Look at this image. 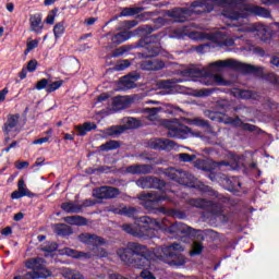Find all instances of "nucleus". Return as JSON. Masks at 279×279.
Here are the masks:
<instances>
[{"mask_svg":"<svg viewBox=\"0 0 279 279\" xmlns=\"http://www.w3.org/2000/svg\"><path fill=\"white\" fill-rule=\"evenodd\" d=\"M117 254L125 265L135 269H143L140 274L142 279H156L151 271L147 270L151 266L154 253L138 242H129L125 247L118 248Z\"/></svg>","mask_w":279,"mask_h":279,"instance_id":"1","label":"nucleus"},{"mask_svg":"<svg viewBox=\"0 0 279 279\" xmlns=\"http://www.w3.org/2000/svg\"><path fill=\"white\" fill-rule=\"evenodd\" d=\"M234 5L236 0H196L190 8H175L168 11V16L174 19L175 23H184L193 14H206L215 10V5Z\"/></svg>","mask_w":279,"mask_h":279,"instance_id":"2","label":"nucleus"},{"mask_svg":"<svg viewBox=\"0 0 279 279\" xmlns=\"http://www.w3.org/2000/svg\"><path fill=\"white\" fill-rule=\"evenodd\" d=\"M223 19L230 21L228 23L229 27H241L242 25H247L250 16H262L263 19H269L271 12L263 7H253L251 9L238 7H228L221 12Z\"/></svg>","mask_w":279,"mask_h":279,"instance_id":"3","label":"nucleus"},{"mask_svg":"<svg viewBox=\"0 0 279 279\" xmlns=\"http://www.w3.org/2000/svg\"><path fill=\"white\" fill-rule=\"evenodd\" d=\"M156 32V27H151L150 25H142L135 29L136 36H140L141 39L132 45H124L112 52L113 58H121L128 51H132V49H141V47H145L147 45H160V40L162 38V34H154Z\"/></svg>","mask_w":279,"mask_h":279,"instance_id":"4","label":"nucleus"},{"mask_svg":"<svg viewBox=\"0 0 279 279\" xmlns=\"http://www.w3.org/2000/svg\"><path fill=\"white\" fill-rule=\"evenodd\" d=\"M160 222L158 219H154L149 216H142L136 221V226L125 223L122 226V230L137 239H151L154 236V230H159Z\"/></svg>","mask_w":279,"mask_h":279,"instance_id":"5","label":"nucleus"},{"mask_svg":"<svg viewBox=\"0 0 279 279\" xmlns=\"http://www.w3.org/2000/svg\"><path fill=\"white\" fill-rule=\"evenodd\" d=\"M198 189L202 191V193H208V195H211V197L218 198V202L213 204L211 213L215 215V217H217V219H219L221 223H228V221H230V214H226L223 208L230 205V199L206 184L198 185Z\"/></svg>","mask_w":279,"mask_h":279,"instance_id":"6","label":"nucleus"},{"mask_svg":"<svg viewBox=\"0 0 279 279\" xmlns=\"http://www.w3.org/2000/svg\"><path fill=\"white\" fill-rule=\"evenodd\" d=\"M209 69L214 71H221V69H234V71H240L246 75L263 73V66H256L248 63H243L236 60H219L209 64Z\"/></svg>","mask_w":279,"mask_h":279,"instance_id":"7","label":"nucleus"},{"mask_svg":"<svg viewBox=\"0 0 279 279\" xmlns=\"http://www.w3.org/2000/svg\"><path fill=\"white\" fill-rule=\"evenodd\" d=\"M182 252H184V246L181 243L174 242L161 248V258L170 267H182V265L186 264Z\"/></svg>","mask_w":279,"mask_h":279,"instance_id":"8","label":"nucleus"},{"mask_svg":"<svg viewBox=\"0 0 279 279\" xmlns=\"http://www.w3.org/2000/svg\"><path fill=\"white\" fill-rule=\"evenodd\" d=\"M163 175H166V178H169V180L178 182V184L190 187H193L195 182L197 181V178H195V175L183 169L168 168L163 170Z\"/></svg>","mask_w":279,"mask_h":279,"instance_id":"9","label":"nucleus"},{"mask_svg":"<svg viewBox=\"0 0 279 279\" xmlns=\"http://www.w3.org/2000/svg\"><path fill=\"white\" fill-rule=\"evenodd\" d=\"M27 269L33 271L25 274V279H38V278H49L51 274L49 270L45 269V259L43 257H36L26 262Z\"/></svg>","mask_w":279,"mask_h":279,"instance_id":"10","label":"nucleus"},{"mask_svg":"<svg viewBox=\"0 0 279 279\" xmlns=\"http://www.w3.org/2000/svg\"><path fill=\"white\" fill-rule=\"evenodd\" d=\"M183 77H198V82L204 86H213L215 84V78L213 77V72L210 70L203 68H190L181 72Z\"/></svg>","mask_w":279,"mask_h":279,"instance_id":"11","label":"nucleus"},{"mask_svg":"<svg viewBox=\"0 0 279 279\" xmlns=\"http://www.w3.org/2000/svg\"><path fill=\"white\" fill-rule=\"evenodd\" d=\"M137 199L142 202V205L146 210L153 213L156 210L159 202H167L169 197L165 194H158V192H142L138 194Z\"/></svg>","mask_w":279,"mask_h":279,"instance_id":"12","label":"nucleus"},{"mask_svg":"<svg viewBox=\"0 0 279 279\" xmlns=\"http://www.w3.org/2000/svg\"><path fill=\"white\" fill-rule=\"evenodd\" d=\"M160 225V228L158 230H163V232H167V234H177V236H180V234H184V236H189L195 232V229L189 227L187 225L183 222H174L171 225H165V222H160L157 220Z\"/></svg>","mask_w":279,"mask_h":279,"instance_id":"13","label":"nucleus"},{"mask_svg":"<svg viewBox=\"0 0 279 279\" xmlns=\"http://www.w3.org/2000/svg\"><path fill=\"white\" fill-rule=\"evenodd\" d=\"M168 136L169 138H189L192 136L193 131L184 124L171 123L168 125Z\"/></svg>","mask_w":279,"mask_h":279,"instance_id":"14","label":"nucleus"},{"mask_svg":"<svg viewBox=\"0 0 279 279\" xmlns=\"http://www.w3.org/2000/svg\"><path fill=\"white\" fill-rule=\"evenodd\" d=\"M140 189H156L157 191H165L167 183L156 177H142L136 181Z\"/></svg>","mask_w":279,"mask_h":279,"instance_id":"15","label":"nucleus"},{"mask_svg":"<svg viewBox=\"0 0 279 279\" xmlns=\"http://www.w3.org/2000/svg\"><path fill=\"white\" fill-rule=\"evenodd\" d=\"M121 195V191L117 187L104 185L93 190V197L96 199H116Z\"/></svg>","mask_w":279,"mask_h":279,"instance_id":"16","label":"nucleus"},{"mask_svg":"<svg viewBox=\"0 0 279 279\" xmlns=\"http://www.w3.org/2000/svg\"><path fill=\"white\" fill-rule=\"evenodd\" d=\"M148 146L157 151H171L175 147V142L167 138H151Z\"/></svg>","mask_w":279,"mask_h":279,"instance_id":"17","label":"nucleus"},{"mask_svg":"<svg viewBox=\"0 0 279 279\" xmlns=\"http://www.w3.org/2000/svg\"><path fill=\"white\" fill-rule=\"evenodd\" d=\"M162 108L160 107L146 108V116L142 118L143 125H156V123H158V121L160 120L158 112H160Z\"/></svg>","mask_w":279,"mask_h":279,"instance_id":"18","label":"nucleus"},{"mask_svg":"<svg viewBox=\"0 0 279 279\" xmlns=\"http://www.w3.org/2000/svg\"><path fill=\"white\" fill-rule=\"evenodd\" d=\"M140 49H144V51L138 53V58L144 59L156 58L162 53V47L160 44L140 46Z\"/></svg>","mask_w":279,"mask_h":279,"instance_id":"19","label":"nucleus"},{"mask_svg":"<svg viewBox=\"0 0 279 279\" xmlns=\"http://www.w3.org/2000/svg\"><path fill=\"white\" fill-rule=\"evenodd\" d=\"M78 241L85 245H92L93 247L104 245L102 238L93 233H81L78 235Z\"/></svg>","mask_w":279,"mask_h":279,"instance_id":"20","label":"nucleus"},{"mask_svg":"<svg viewBox=\"0 0 279 279\" xmlns=\"http://www.w3.org/2000/svg\"><path fill=\"white\" fill-rule=\"evenodd\" d=\"M154 171V167L151 165H132L126 168L128 173H132L133 175H147Z\"/></svg>","mask_w":279,"mask_h":279,"instance_id":"21","label":"nucleus"},{"mask_svg":"<svg viewBox=\"0 0 279 279\" xmlns=\"http://www.w3.org/2000/svg\"><path fill=\"white\" fill-rule=\"evenodd\" d=\"M140 66L142 71H161V69H165V63L158 59L144 60L140 63Z\"/></svg>","mask_w":279,"mask_h":279,"instance_id":"22","label":"nucleus"},{"mask_svg":"<svg viewBox=\"0 0 279 279\" xmlns=\"http://www.w3.org/2000/svg\"><path fill=\"white\" fill-rule=\"evenodd\" d=\"M130 99L125 96H117L113 98L112 104H111V110L113 112H119V110H125V108H130Z\"/></svg>","mask_w":279,"mask_h":279,"instance_id":"23","label":"nucleus"},{"mask_svg":"<svg viewBox=\"0 0 279 279\" xmlns=\"http://www.w3.org/2000/svg\"><path fill=\"white\" fill-rule=\"evenodd\" d=\"M132 36H136L135 31L134 32L122 31V32L114 34L111 37V43L114 46L123 45V43H126V40H130V38H132Z\"/></svg>","mask_w":279,"mask_h":279,"instance_id":"24","label":"nucleus"},{"mask_svg":"<svg viewBox=\"0 0 279 279\" xmlns=\"http://www.w3.org/2000/svg\"><path fill=\"white\" fill-rule=\"evenodd\" d=\"M31 32L35 34H43V15L40 13H35L29 17Z\"/></svg>","mask_w":279,"mask_h":279,"instance_id":"25","label":"nucleus"},{"mask_svg":"<svg viewBox=\"0 0 279 279\" xmlns=\"http://www.w3.org/2000/svg\"><path fill=\"white\" fill-rule=\"evenodd\" d=\"M141 80V75L138 74H129L121 78V84L124 90H130L131 88H136V82Z\"/></svg>","mask_w":279,"mask_h":279,"instance_id":"26","label":"nucleus"},{"mask_svg":"<svg viewBox=\"0 0 279 279\" xmlns=\"http://www.w3.org/2000/svg\"><path fill=\"white\" fill-rule=\"evenodd\" d=\"M182 82H185L184 78H169V80H161L158 82L159 88H162L163 90H168V93H171L177 84H182Z\"/></svg>","mask_w":279,"mask_h":279,"instance_id":"27","label":"nucleus"},{"mask_svg":"<svg viewBox=\"0 0 279 279\" xmlns=\"http://www.w3.org/2000/svg\"><path fill=\"white\" fill-rule=\"evenodd\" d=\"M222 184H223L225 189L227 191H230L231 193L239 192V189H241V182L239 181V179H236L234 177H232V178L226 177L222 180Z\"/></svg>","mask_w":279,"mask_h":279,"instance_id":"28","label":"nucleus"},{"mask_svg":"<svg viewBox=\"0 0 279 279\" xmlns=\"http://www.w3.org/2000/svg\"><path fill=\"white\" fill-rule=\"evenodd\" d=\"M61 210H64V213H68L69 215H78L82 213V206L75 202H65L61 204Z\"/></svg>","mask_w":279,"mask_h":279,"instance_id":"29","label":"nucleus"},{"mask_svg":"<svg viewBox=\"0 0 279 279\" xmlns=\"http://www.w3.org/2000/svg\"><path fill=\"white\" fill-rule=\"evenodd\" d=\"M250 32H256L259 40L263 43H267V26L260 23L254 24L251 28Z\"/></svg>","mask_w":279,"mask_h":279,"instance_id":"30","label":"nucleus"},{"mask_svg":"<svg viewBox=\"0 0 279 279\" xmlns=\"http://www.w3.org/2000/svg\"><path fill=\"white\" fill-rule=\"evenodd\" d=\"M123 123L124 125H122V128H124V130H136L138 128H143V119L138 120L135 118H124L123 119Z\"/></svg>","mask_w":279,"mask_h":279,"instance_id":"31","label":"nucleus"},{"mask_svg":"<svg viewBox=\"0 0 279 279\" xmlns=\"http://www.w3.org/2000/svg\"><path fill=\"white\" fill-rule=\"evenodd\" d=\"M63 221L65 223H69L70 226H86L88 223V220L84 218V216H66L63 218Z\"/></svg>","mask_w":279,"mask_h":279,"instance_id":"32","label":"nucleus"},{"mask_svg":"<svg viewBox=\"0 0 279 279\" xmlns=\"http://www.w3.org/2000/svg\"><path fill=\"white\" fill-rule=\"evenodd\" d=\"M64 253H65V256H70L71 258H85L86 260H88L89 258H93L92 253H84V252L69 248V247L64 250Z\"/></svg>","mask_w":279,"mask_h":279,"instance_id":"33","label":"nucleus"},{"mask_svg":"<svg viewBox=\"0 0 279 279\" xmlns=\"http://www.w3.org/2000/svg\"><path fill=\"white\" fill-rule=\"evenodd\" d=\"M16 125H19V114L9 116L2 130L8 135L10 134V132H12V130H14V128H16Z\"/></svg>","mask_w":279,"mask_h":279,"instance_id":"34","label":"nucleus"},{"mask_svg":"<svg viewBox=\"0 0 279 279\" xmlns=\"http://www.w3.org/2000/svg\"><path fill=\"white\" fill-rule=\"evenodd\" d=\"M93 130H97V124L94 122H85L83 125L76 126L77 136H86Z\"/></svg>","mask_w":279,"mask_h":279,"instance_id":"35","label":"nucleus"},{"mask_svg":"<svg viewBox=\"0 0 279 279\" xmlns=\"http://www.w3.org/2000/svg\"><path fill=\"white\" fill-rule=\"evenodd\" d=\"M54 232L58 236H71L73 229L69 225L61 223L56 226Z\"/></svg>","mask_w":279,"mask_h":279,"instance_id":"36","label":"nucleus"},{"mask_svg":"<svg viewBox=\"0 0 279 279\" xmlns=\"http://www.w3.org/2000/svg\"><path fill=\"white\" fill-rule=\"evenodd\" d=\"M124 217H130L131 219H135V221H138L141 217H138V208L133 206H124L122 211Z\"/></svg>","mask_w":279,"mask_h":279,"instance_id":"37","label":"nucleus"},{"mask_svg":"<svg viewBox=\"0 0 279 279\" xmlns=\"http://www.w3.org/2000/svg\"><path fill=\"white\" fill-rule=\"evenodd\" d=\"M121 147V144L119 141L110 140L106 142L105 144L99 146L100 151H114V149H119Z\"/></svg>","mask_w":279,"mask_h":279,"instance_id":"38","label":"nucleus"},{"mask_svg":"<svg viewBox=\"0 0 279 279\" xmlns=\"http://www.w3.org/2000/svg\"><path fill=\"white\" fill-rule=\"evenodd\" d=\"M145 8L134 7V8H123L120 12V16H136V14H141Z\"/></svg>","mask_w":279,"mask_h":279,"instance_id":"39","label":"nucleus"},{"mask_svg":"<svg viewBox=\"0 0 279 279\" xmlns=\"http://www.w3.org/2000/svg\"><path fill=\"white\" fill-rule=\"evenodd\" d=\"M234 97H239L240 99H256V93L247 89H238L234 93Z\"/></svg>","mask_w":279,"mask_h":279,"instance_id":"40","label":"nucleus"},{"mask_svg":"<svg viewBox=\"0 0 279 279\" xmlns=\"http://www.w3.org/2000/svg\"><path fill=\"white\" fill-rule=\"evenodd\" d=\"M124 132V126H111L106 130L107 136H112L113 138H117V136H120V134H123Z\"/></svg>","mask_w":279,"mask_h":279,"instance_id":"41","label":"nucleus"},{"mask_svg":"<svg viewBox=\"0 0 279 279\" xmlns=\"http://www.w3.org/2000/svg\"><path fill=\"white\" fill-rule=\"evenodd\" d=\"M65 29L66 28L64 27V22H59L54 25L53 35H54L56 40H58V38H62Z\"/></svg>","mask_w":279,"mask_h":279,"instance_id":"42","label":"nucleus"},{"mask_svg":"<svg viewBox=\"0 0 279 279\" xmlns=\"http://www.w3.org/2000/svg\"><path fill=\"white\" fill-rule=\"evenodd\" d=\"M167 215L169 217H173L174 219H186V213L175 208L168 209Z\"/></svg>","mask_w":279,"mask_h":279,"instance_id":"43","label":"nucleus"},{"mask_svg":"<svg viewBox=\"0 0 279 279\" xmlns=\"http://www.w3.org/2000/svg\"><path fill=\"white\" fill-rule=\"evenodd\" d=\"M21 197H36V194H27L26 192H23L21 190L13 191L11 193V199H21Z\"/></svg>","mask_w":279,"mask_h":279,"instance_id":"44","label":"nucleus"},{"mask_svg":"<svg viewBox=\"0 0 279 279\" xmlns=\"http://www.w3.org/2000/svg\"><path fill=\"white\" fill-rule=\"evenodd\" d=\"M189 38H191V40H206L208 39V34L202 32H190Z\"/></svg>","mask_w":279,"mask_h":279,"instance_id":"45","label":"nucleus"},{"mask_svg":"<svg viewBox=\"0 0 279 279\" xmlns=\"http://www.w3.org/2000/svg\"><path fill=\"white\" fill-rule=\"evenodd\" d=\"M192 125H196L197 128H209L210 124L208 121L202 119V118H194L191 120Z\"/></svg>","mask_w":279,"mask_h":279,"instance_id":"46","label":"nucleus"},{"mask_svg":"<svg viewBox=\"0 0 279 279\" xmlns=\"http://www.w3.org/2000/svg\"><path fill=\"white\" fill-rule=\"evenodd\" d=\"M192 256H199L204 252V245L201 242H194L192 245Z\"/></svg>","mask_w":279,"mask_h":279,"instance_id":"47","label":"nucleus"},{"mask_svg":"<svg viewBox=\"0 0 279 279\" xmlns=\"http://www.w3.org/2000/svg\"><path fill=\"white\" fill-rule=\"evenodd\" d=\"M195 158H197V156H195V155H189L186 153L179 154V160L181 162H193V160H195Z\"/></svg>","mask_w":279,"mask_h":279,"instance_id":"48","label":"nucleus"},{"mask_svg":"<svg viewBox=\"0 0 279 279\" xmlns=\"http://www.w3.org/2000/svg\"><path fill=\"white\" fill-rule=\"evenodd\" d=\"M58 250V244L53 242H49L48 244L41 247V252H47L48 254H53Z\"/></svg>","mask_w":279,"mask_h":279,"instance_id":"49","label":"nucleus"},{"mask_svg":"<svg viewBox=\"0 0 279 279\" xmlns=\"http://www.w3.org/2000/svg\"><path fill=\"white\" fill-rule=\"evenodd\" d=\"M17 191H23L24 193L28 194V195H35L34 192L29 191V189H27V185H25V180L20 179L17 182Z\"/></svg>","mask_w":279,"mask_h":279,"instance_id":"50","label":"nucleus"},{"mask_svg":"<svg viewBox=\"0 0 279 279\" xmlns=\"http://www.w3.org/2000/svg\"><path fill=\"white\" fill-rule=\"evenodd\" d=\"M62 84H63L62 81H56L50 84L48 83L46 93H53V92L58 90V88H60V86H62Z\"/></svg>","mask_w":279,"mask_h":279,"instance_id":"51","label":"nucleus"},{"mask_svg":"<svg viewBox=\"0 0 279 279\" xmlns=\"http://www.w3.org/2000/svg\"><path fill=\"white\" fill-rule=\"evenodd\" d=\"M219 47H234V38L226 37L218 43Z\"/></svg>","mask_w":279,"mask_h":279,"instance_id":"52","label":"nucleus"},{"mask_svg":"<svg viewBox=\"0 0 279 279\" xmlns=\"http://www.w3.org/2000/svg\"><path fill=\"white\" fill-rule=\"evenodd\" d=\"M65 278H68V279H84V276L82 274H80V271L68 270L65 272Z\"/></svg>","mask_w":279,"mask_h":279,"instance_id":"53","label":"nucleus"},{"mask_svg":"<svg viewBox=\"0 0 279 279\" xmlns=\"http://www.w3.org/2000/svg\"><path fill=\"white\" fill-rule=\"evenodd\" d=\"M192 204L196 208H206V206H208V202H206L204 198H195L192 201Z\"/></svg>","mask_w":279,"mask_h":279,"instance_id":"54","label":"nucleus"},{"mask_svg":"<svg viewBox=\"0 0 279 279\" xmlns=\"http://www.w3.org/2000/svg\"><path fill=\"white\" fill-rule=\"evenodd\" d=\"M136 25H138V21L136 20H129L122 22V27L124 29H133V27H136Z\"/></svg>","mask_w":279,"mask_h":279,"instance_id":"55","label":"nucleus"},{"mask_svg":"<svg viewBox=\"0 0 279 279\" xmlns=\"http://www.w3.org/2000/svg\"><path fill=\"white\" fill-rule=\"evenodd\" d=\"M49 85V80L47 78H41L39 82H37L35 88L36 90H43L46 88L47 92V86Z\"/></svg>","mask_w":279,"mask_h":279,"instance_id":"56","label":"nucleus"},{"mask_svg":"<svg viewBox=\"0 0 279 279\" xmlns=\"http://www.w3.org/2000/svg\"><path fill=\"white\" fill-rule=\"evenodd\" d=\"M205 49H210V43L202 44L195 47L196 53H205Z\"/></svg>","mask_w":279,"mask_h":279,"instance_id":"57","label":"nucleus"},{"mask_svg":"<svg viewBox=\"0 0 279 279\" xmlns=\"http://www.w3.org/2000/svg\"><path fill=\"white\" fill-rule=\"evenodd\" d=\"M38 66V61L31 60L27 64L26 71H29V73H34L36 71V68Z\"/></svg>","mask_w":279,"mask_h":279,"instance_id":"58","label":"nucleus"},{"mask_svg":"<svg viewBox=\"0 0 279 279\" xmlns=\"http://www.w3.org/2000/svg\"><path fill=\"white\" fill-rule=\"evenodd\" d=\"M242 130H245V132H256V125L244 123L242 124Z\"/></svg>","mask_w":279,"mask_h":279,"instance_id":"59","label":"nucleus"},{"mask_svg":"<svg viewBox=\"0 0 279 279\" xmlns=\"http://www.w3.org/2000/svg\"><path fill=\"white\" fill-rule=\"evenodd\" d=\"M26 47H28V51H34L38 47V39L31 40L26 44Z\"/></svg>","mask_w":279,"mask_h":279,"instance_id":"60","label":"nucleus"},{"mask_svg":"<svg viewBox=\"0 0 279 279\" xmlns=\"http://www.w3.org/2000/svg\"><path fill=\"white\" fill-rule=\"evenodd\" d=\"M232 125H233V128H243V120H241V118H239V117H235V118H233V120H232Z\"/></svg>","mask_w":279,"mask_h":279,"instance_id":"61","label":"nucleus"},{"mask_svg":"<svg viewBox=\"0 0 279 279\" xmlns=\"http://www.w3.org/2000/svg\"><path fill=\"white\" fill-rule=\"evenodd\" d=\"M80 206L82 207V211H83L84 208H88L90 206H95V201H93V199H85L83 202V204H80Z\"/></svg>","mask_w":279,"mask_h":279,"instance_id":"62","label":"nucleus"},{"mask_svg":"<svg viewBox=\"0 0 279 279\" xmlns=\"http://www.w3.org/2000/svg\"><path fill=\"white\" fill-rule=\"evenodd\" d=\"M117 66H118V71H125V69L130 66V61L123 60Z\"/></svg>","mask_w":279,"mask_h":279,"instance_id":"63","label":"nucleus"},{"mask_svg":"<svg viewBox=\"0 0 279 279\" xmlns=\"http://www.w3.org/2000/svg\"><path fill=\"white\" fill-rule=\"evenodd\" d=\"M25 167H29L28 161H17L15 163V169L22 170V169H25Z\"/></svg>","mask_w":279,"mask_h":279,"instance_id":"64","label":"nucleus"}]
</instances>
